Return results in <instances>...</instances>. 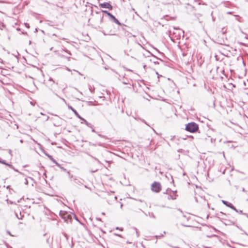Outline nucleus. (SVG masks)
I'll return each mask as SVG.
<instances>
[{
  "mask_svg": "<svg viewBox=\"0 0 248 248\" xmlns=\"http://www.w3.org/2000/svg\"><path fill=\"white\" fill-rule=\"evenodd\" d=\"M199 129L198 125L195 123L192 122L187 124L186 126V130L191 133L196 132Z\"/></svg>",
  "mask_w": 248,
  "mask_h": 248,
  "instance_id": "1",
  "label": "nucleus"
},
{
  "mask_svg": "<svg viewBox=\"0 0 248 248\" xmlns=\"http://www.w3.org/2000/svg\"><path fill=\"white\" fill-rule=\"evenodd\" d=\"M151 189L153 191L158 193L161 190V186L160 183L154 182L151 186Z\"/></svg>",
  "mask_w": 248,
  "mask_h": 248,
  "instance_id": "2",
  "label": "nucleus"
},
{
  "mask_svg": "<svg viewBox=\"0 0 248 248\" xmlns=\"http://www.w3.org/2000/svg\"><path fill=\"white\" fill-rule=\"evenodd\" d=\"M60 216L66 222H68L69 219H71V215L65 211H60Z\"/></svg>",
  "mask_w": 248,
  "mask_h": 248,
  "instance_id": "3",
  "label": "nucleus"
},
{
  "mask_svg": "<svg viewBox=\"0 0 248 248\" xmlns=\"http://www.w3.org/2000/svg\"><path fill=\"white\" fill-rule=\"evenodd\" d=\"M99 6L101 8L108 9L109 10H112L113 8L112 6L108 2H104V3H100Z\"/></svg>",
  "mask_w": 248,
  "mask_h": 248,
  "instance_id": "4",
  "label": "nucleus"
},
{
  "mask_svg": "<svg viewBox=\"0 0 248 248\" xmlns=\"http://www.w3.org/2000/svg\"><path fill=\"white\" fill-rule=\"evenodd\" d=\"M109 20L113 22L116 23V24L118 25L119 26H121V24L119 22V21L112 14H111L108 17Z\"/></svg>",
  "mask_w": 248,
  "mask_h": 248,
  "instance_id": "5",
  "label": "nucleus"
},
{
  "mask_svg": "<svg viewBox=\"0 0 248 248\" xmlns=\"http://www.w3.org/2000/svg\"><path fill=\"white\" fill-rule=\"evenodd\" d=\"M68 108L70 109L76 115V116L78 117L79 119H81V117L79 115V114L78 113V112L71 106H68Z\"/></svg>",
  "mask_w": 248,
  "mask_h": 248,
  "instance_id": "6",
  "label": "nucleus"
},
{
  "mask_svg": "<svg viewBox=\"0 0 248 248\" xmlns=\"http://www.w3.org/2000/svg\"><path fill=\"white\" fill-rule=\"evenodd\" d=\"M0 163H1L2 164H5V165L9 166L11 168L14 169L15 171H17V170L16 169H15L12 165L8 164V163H6V162L4 160H2L1 158H0Z\"/></svg>",
  "mask_w": 248,
  "mask_h": 248,
  "instance_id": "7",
  "label": "nucleus"
},
{
  "mask_svg": "<svg viewBox=\"0 0 248 248\" xmlns=\"http://www.w3.org/2000/svg\"><path fill=\"white\" fill-rule=\"evenodd\" d=\"M48 157L50 159L54 162L58 167H60V164L58 163L51 156L48 155Z\"/></svg>",
  "mask_w": 248,
  "mask_h": 248,
  "instance_id": "8",
  "label": "nucleus"
},
{
  "mask_svg": "<svg viewBox=\"0 0 248 248\" xmlns=\"http://www.w3.org/2000/svg\"><path fill=\"white\" fill-rule=\"evenodd\" d=\"M222 202L224 205H225L226 206H227V207H230V206H231V203L229 202H228L226 201L222 200Z\"/></svg>",
  "mask_w": 248,
  "mask_h": 248,
  "instance_id": "9",
  "label": "nucleus"
},
{
  "mask_svg": "<svg viewBox=\"0 0 248 248\" xmlns=\"http://www.w3.org/2000/svg\"><path fill=\"white\" fill-rule=\"evenodd\" d=\"M230 208H231L233 210L236 212H238V210L236 209V208L231 203V206H230Z\"/></svg>",
  "mask_w": 248,
  "mask_h": 248,
  "instance_id": "10",
  "label": "nucleus"
},
{
  "mask_svg": "<svg viewBox=\"0 0 248 248\" xmlns=\"http://www.w3.org/2000/svg\"><path fill=\"white\" fill-rule=\"evenodd\" d=\"M230 208H231L233 210L236 212H238V210L236 209V208L231 203V206H230Z\"/></svg>",
  "mask_w": 248,
  "mask_h": 248,
  "instance_id": "11",
  "label": "nucleus"
},
{
  "mask_svg": "<svg viewBox=\"0 0 248 248\" xmlns=\"http://www.w3.org/2000/svg\"><path fill=\"white\" fill-rule=\"evenodd\" d=\"M230 208H231L233 210L236 212H238V210L236 209V208L231 203V206H230Z\"/></svg>",
  "mask_w": 248,
  "mask_h": 248,
  "instance_id": "12",
  "label": "nucleus"
},
{
  "mask_svg": "<svg viewBox=\"0 0 248 248\" xmlns=\"http://www.w3.org/2000/svg\"><path fill=\"white\" fill-rule=\"evenodd\" d=\"M230 208H231L233 210L236 212H238V210L236 209V208L231 203V206H230Z\"/></svg>",
  "mask_w": 248,
  "mask_h": 248,
  "instance_id": "13",
  "label": "nucleus"
},
{
  "mask_svg": "<svg viewBox=\"0 0 248 248\" xmlns=\"http://www.w3.org/2000/svg\"><path fill=\"white\" fill-rule=\"evenodd\" d=\"M133 229V230H134V231H136V236H137V237H139V236H140V234H139V232H138V231L137 229L136 228H135V227H134Z\"/></svg>",
  "mask_w": 248,
  "mask_h": 248,
  "instance_id": "14",
  "label": "nucleus"
},
{
  "mask_svg": "<svg viewBox=\"0 0 248 248\" xmlns=\"http://www.w3.org/2000/svg\"><path fill=\"white\" fill-rule=\"evenodd\" d=\"M80 119L81 120L83 121L82 122H81V123H84L86 125H88V122L85 119H84L82 117H81V119Z\"/></svg>",
  "mask_w": 248,
  "mask_h": 248,
  "instance_id": "15",
  "label": "nucleus"
},
{
  "mask_svg": "<svg viewBox=\"0 0 248 248\" xmlns=\"http://www.w3.org/2000/svg\"><path fill=\"white\" fill-rule=\"evenodd\" d=\"M102 12L106 14L108 16V17L111 14V13H110L109 12H108V11H106V10H103Z\"/></svg>",
  "mask_w": 248,
  "mask_h": 248,
  "instance_id": "16",
  "label": "nucleus"
},
{
  "mask_svg": "<svg viewBox=\"0 0 248 248\" xmlns=\"http://www.w3.org/2000/svg\"><path fill=\"white\" fill-rule=\"evenodd\" d=\"M110 26V24L108 23V22H106L105 23V29L106 30H107L108 27Z\"/></svg>",
  "mask_w": 248,
  "mask_h": 248,
  "instance_id": "17",
  "label": "nucleus"
},
{
  "mask_svg": "<svg viewBox=\"0 0 248 248\" xmlns=\"http://www.w3.org/2000/svg\"><path fill=\"white\" fill-rule=\"evenodd\" d=\"M56 95L58 97H59L60 98H61V99L62 100V101H63V102H64V103H66V101H65V100L64 98H61V97H60V96H59L57 94H56Z\"/></svg>",
  "mask_w": 248,
  "mask_h": 248,
  "instance_id": "18",
  "label": "nucleus"
},
{
  "mask_svg": "<svg viewBox=\"0 0 248 248\" xmlns=\"http://www.w3.org/2000/svg\"><path fill=\"white\" fill-rule=\"evenodd\" d=\"M56 95L58 97H59L60 98H61V99L62 100V101H63V102H64V103H66V101H65V100L64 98H61V97H60V96H59L57 94H56Z\"/></svg>",
  "mask_w": 248,
  "mask_h": 248,
  "instance_id": "19",
  "label": "nucleus"
},
{
  "mask_svg": "<svg viewBox=\"0 0 248 248\" xmlns=\"http://www.w3.org/2000/svg\"><path fill=\"white\" fill-rule=\"evenodd\" d=\"M103 18H104V16H103V15H102L100 16V23H102L103 22Z\"/></svg>",
  "mask_w": 248,
  "mask_h": 248,
  "instance_id": "20",
  "label": "nucleus"
},
{
  "mask_svg": "<svg viewBox=\"0 0 248 248\" xmlns=\"http://www.w3.org/2000/svg\"><path fill=\"white\" fill-rule=\"evenodd\" d=\"M168 199H175V198H173L172 196L170 195L169 197H168Z\"/></svg>",
  "mask_w": 248,
  "mask_h": 248,
  "instance_id": "21",
  "label": "nucleus"
},
{
  "mask_svg": "<svg viewBox=\"0 0 248 248\" xmlns=\"http://www.w3.org/2000/svg\"><path fill=\"white\" fill-rule=\"evenodd\" d=\"M59 167L62 170H63L64 171L66 170V169H64L63 167H62L61 165H60V167Z\"/></svg>",
  "mask_w": 248,
  "mask_h": 248,
  "instance_id": "22",
  "label": "nucleus"
},
{
  "mask_svg": "<svg viewBox=\"0 0 248 248\" xmlns=\"http://www.w3.org/2000/svg\"><path fill=\"white\" fill-rule=\"evenodd\" d=\"M98 135L99 137H102V138H106V136H103V135H101V134H98Z\"/></svg>",
  "mask_w": 248,
  "mask_h": 248,
  "instance_id": "23",
  "label": "nucleus"
},
{
  "mask_svg": "<svg viewBox=\"0 0 248 248\" xmlns=\"http://www.w3.org/2000/svg\"><path fill=\"white\" fill-rule=\"evenodd\" d=\"M98 135L99 137H102V138H106V136H103V135H101V134H98Z\"/></svg>",
  "mask_w": 248,
  "mask_h": 248,
  "instance_id": "24",
  "label": "nucleus"
},
{
  "mask_svg": "<svg viewBox=\"0 0 248 248\" xmlns=\"http://www.w3.org/2000/svg\"><path fill=\"white\" fill-rule=\"evenodd\" d=\"M103 34L105 35H109L110 34L109 33H106L105 31L103 32ZM111 35H113L114 34H111Z\"/></svg>",
  "mask_w": 248,
  "mask_h": 248,
  "instance_id": "25",
  "label": "nucleus"
},
{
  "mask_svg": "<svg viewBox=\"0 0 248 248\" xmlns=\"http://www.w3.org/2000/svg\"><path fill=\"white\" fill-rule=\"evenodd\" d=\"M65 52H67V53H68L69 55H71L70 52L69 50H66Z\"/></svg>",
  "mask_w": 248,
  "mask_h": 248,
  "instance_id": "26",
  "label": "nucleus"
},
{
  "mask_svg": "<svg viewBox=\"0 0 248 248\" xmlns=\"http://www.w3.org/2000/svg\"><path fill=\"white\" fill-rule=\"evenodd\" d=\"M65 52H67V53H68L69 55H71L70 52L69 50H66Z\"/></svg>",
  "mask_w": 248,
  "mask_h": 248,
  "instance_id": "27",
  "label": "nucleus"
},
{
  "mask_svg": "<svg viewBox=\"0 0 248 248\" xmlns=\"http://www.w3.org/2000/svg\"><path fill=\"white\" fill-rule=\"evenodd\" d=\"M95 160H96L97 161H98L99 163H100V161H99V160L98 159H97L95 157H92Z\"/></svg>",
  "mask_w": 248,
  "mask_h": 248,
  "instance_id": "28",
  "label": "nucleus"
},
{
  "mask_svg": "<svg viewBox=\"0 0 248 248\" xmlns=\"http://www.w3.org/2000/svg\"><path fill=\"white\" fill-rule=\"evenodd\" d=\"M25 184L28 185V181L27 179H25Z\"/></svg>",
  "mask_w": 248,
  "mask_h": 248,
  "instance_id": "29",
  "label": "nucleus"
},
{
  "mask_svg": "<svg viewBox=\"0 0 248 248\" xmlns=\"http://www.w3.org/2000/svg\"><path fill=\"white\" fill-rule=\"evenodd\" d=\"M7 233H8L9 235H10L11 236H13V235L11 234V233H10V232L8 231H7Z\"/></svg>",
  "mask_w": 248,
  "mask_h": 248,
  "instance_id": "30",
  "label": "nucleus"
},
{
  "mask_svg": "<svg viewBox=\"0 0 248 248\" xmlns=\"http://www.w3.org/2000/svg\"><path fill=\"white\" fill-rule=\"evenodd\" d=\"M142 122H143V123H144L146 124H147V125H149L147 124V123L145 122V120H142Z\"/></svg>",
  "mask_w": 248,
  "mask_h": 248,
  "instance_id": "31",
  "label": "nucleus"
},
{
  "mask_svg": "<svg viewBox=\"0 0 248 248\" xmlns=\"http://www.w3.org/2000/svg\"><path fill=\"white\" fill-rule=\"evenodd\" d=\"M6 188H7V189H9V190H11L10 186H8L6 187Z\"/></svg>",
  "mask_w": 248,
  "mask_h": 248,
  "instance_id": "32",
  "label": "nucleus"
},
{
  "mask_svg": "<svg viewBox=\"0 0 248 248\" xmlns=\"http://www.w3.org/2000/svg\"><path fill=\"white\" fill-rule=\"evenodd\" d=\"M4 27V25L3 24L1 27H0V29L1 30H2V28H3Z\"/></svg>",
  "mask_w": 248,
  "mask_h": 248,
  "instance_id": "33",
  "label": "nucleus"
},
{
  "mask_svg": "<svg viewBox=\"0 0 248 248\" xmlns=\"http://www.w3.org/2000/svg\"><path fill=\"white\" fill-rule=\"evenodd\" d=\"M49 81H52L53 82H55L53 80V79L52 78H50L49 79Z\"/></svg>",
  "mask_w": 248,
  "mask_h": 248,
  "instance_id": "34",
  "label": "nucleus"
},
{
  "mask_svg": "<svg viewBox=\"0 0 248 248\" xmlns=\"http://www.w3.org/2000/svg\"><path fill=\"white\" fill-rule=\"evenodd\" d=\"M238 213H240V214H242V213H243V212H242V210H240V211H238Z\"/></svg>",
  "mask_w": 248,
  "mask_h": 248,
  "instance_id": "35",
  "label": "nucleus"
},
{
  "mask_svg": "<svg viewBox=\"0 0 248 248\" xmlns=\"http://www.w3.org/2000/svg\"><path fill=\"white\" fill-rule=\"evenodd\" d=\"M96 170H91V171L92 172H94L96 171Z\"/></svg>",
  "mask_w": 248,
  "mask_h": 248,
  "instance_id": "36",
  "label": "nucleus"
},
{
  "mask_svg": "<svg viewBox=\"0 0 248 248\" xmlns=\"http://www.w3.org/2000/svg\"><path fill=\"white\" fill-rule=\"evenodd\" d=\"M26 26L28 28H29V25L27 23L26 24Z\"/></svg>",
  "mask_w": 248,
  "mask_h": 248,
  "instance_id": "37",
  "label": "nucleus"
},
{
  "mask_svg": "<svg viewBox=\"0 0 248 248\" xmlns=\"http://www.w3.org/2000/svg\"><path fill=\"white\" fill-rule=\"evenodd\" d=\"M180 31L183 33V34L184 35V31H183V30H180Z\"/></svg>",
  "mask_w": 248,
  "mask_h": 248,
  "instance_id": "38",
  "label": "nucleus"
},
{
  "mask_svg": "<svg viewBox=\"0 0 248 248\" xmlns=\"http://www.w3.org/2000/svg\"><path fill=\"white\" fill-rule=\"evenodd\" d=\"M115 235L122 237V236L120 234H115Z\"/></svg>",
  "mask_w": 248,
  "mask_h": 248,
  "instance_id": "39",
  "label": "nucleus"
},
{
  "mask_svg": "<svg viewBox=\"0 0 248 248\" xmlns=\"http://www.w3.org/2000/svg\"><path fill=\"white\" fill-rule=\"evenodd\" d=\"M20 143H22L23 142V140H20Z\"/></svg>",
  "mask_w": 248,
  "mask_h": 248,
  "instance_id": "40",
  "label": "nucleus"
},
{
  "mask_svg": "<svg viewBox=\"0 0 248 248\" xmlns=\"http://www.w3.org/2000/svg\"><path fill=\"white\" fill-rule=\"evenodd\" d=\"M137 201H139V202H143V201L142 200H137Z\"/></svg>",
  "mask_w": 248,
  "mask_h": 248,
  "instance_id": "41",
  "label": "nucleus"
},
{
  "mask_svg": "<svg viewBox=\"0 0 248 248\" xmlns=\"http://www.w3.org/2000/svg\"><path fill=\"white\" fill-rule=\"evenodd\" d=\"M242 191H243V192H245V188H243L242 189Z\"/></svg>",
  "mask_w": 248,
  "mask_h": 248,
  "instance_id": "42",
  "label": "nucleus"
},
{
  "mask_svg": "<svg viewBox=\"0 0 248 248\" xmlns=\"http://www.w3.org/2000/svg\"><path fill=\"white\" fill-rule=\"evenodd\" d=\"M138 46H139V47H142V46H141L140 44H138Z\"/></svg>",
  "mask_w": 248,
  "mask_h": 248,
  "instance_id": "43",
  "label": "nucleus"
},
{
  "mask_svg": "<svg viewBox=\"0 0 248 248\" xmlns=\"http://www.w3.org/2000/svg\"><path fill=\"white\" fill-rule=\"evenodd\" d=\"M172 247L173 248H179V247Z\"/></svg>",
  "mask_w": 248,
  "mask_h": 248,
  "instance_id": "44",
  "label": "nucleus"
},
{
  "mask_svg": "<svg viewBox=\"0 0 248 248\" xmlns=\"http://www.w3.org/2000/svg\"><path fill=\"white\" fill-rule=\"evenodd\" d=\"M97 220H100V221H101V219H100V218H97Z\"/></svg>",
  "mask_w": 248,
  "mask_h": 248,
  "instance_id": "45",
  "label": "nucleus"
},
{
  "mask_svg": "<svg viewBox=\"0 0 248 248\" xmlns=\"http://www.w3.org/2000/svg\"><path fill=\"white\" fill-rule=\"evenodd\" d=\"M67 70H68V71H71V70H70L68 68H67Z\"/></svg>",
  "mask_w": 248,
  "mask_h": 248,
  "instance_id": "46",
  "label": "nucleus"
},
{
  "mask_svg": "<svg viewBox=\"0 0 248 248\" xmlns=\"http://www.w3.org/2000/svg\"><path fill=\"white\" fill-rule=\"evenodd\" d=\"M174 29H175V30H179V29H177V28H174Z\"/></svg>",
  "mask_w": 248,
  "mask_h": 248,
  "instance_id": "47",
  "label": "nucleus"
},
{
  "mask_svg": "<svg viewBox=\"0 0 248 248\" xmlns=\"http://www.w3.org/2000/svg\"><path fill=\"white\" fill-rule=\"evenodd\" d=\"M70 57H68V61H69V60H70Z\"/></svg>",
  "mask_w": 248,
  "mask_h": 248,
  "instance_id": "48",
  "label": "nucleus"
},
{
  "mask_svg": "<svg viewBox=\"0 0 248 248\" xmlns=\"http://www.w3.org/2000/svg\"><path fill=\"white\" fill-rule=\"evenodd\" d=\"M92 131H93V132H95L94 129H93L92 130Z\"/></svg>",
  "mask_w": 248,
  "mask_h": 248,
  "instance_id": "49",
  "label": "nucleus"
},
{
  "mask_svg": "<svg viewBox=\"0 0 248 248\" xmlns=\"http://www.w3.org/2000/svg\"><path fill=\"white\" fill-rule=\"evenodd\" d=\"M0 60L1 61V62H2V60L0 59Z\"/></svg>",
  "mask_w": 248,
  "mask_h": 248,
  "instance_id": "50",
  "label": "nucleus"
}]
</instances>
